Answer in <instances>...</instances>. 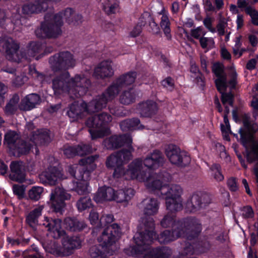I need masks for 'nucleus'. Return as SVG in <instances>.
Returning <instances> with one entry per match:
<instances>
[{
  "mask_svg": "<svg viewBox=\"0 0 258 258\" xmlns=\"http://www.w3.org/2000/svg\"><path fill=\"white\" fill-rule=\"evenodd\" d=\"M63 18L69 25L78 26L83 22V16L76 14L73 9L67 8L53 15L47 13L44 21L41 22L40 28L35 31L36 36L39 38H56L62 33L61 27L63 25Z\"/></svg>",
  "mask_w": 258,
  "mask_h": 258,
  "instance_id": "obj_1",
  "label": "nucleus"
},
{
  "mask_svg": "<svg viewBox=\"0 0 258 258\" xmlns=\"http://www.w3.org/2000/svg\"><path fill=\"white\" fill-rule=\"evenodd\" d=\"M52 84L55 95L66 93L71 98L75 99L86 94L91 85V81L84 75H76L74 78H71L70 73L66 71L55 77Z\"/></svg>",
  "mask_w": 258,
  "mask_h": 258,
  "instance_id": "obj_2",
  "label": "nucleus"
},
{
  "mask_svg": "<svg viewBox=\"0 0 258 258\" xmlns=\"http://www.w3.org/2000/svg\"><path fill=\"white\" fill-rule=\"evenodd\" d=\"M47 224L44 223L48 227V234L54 238L61 237L62 247H60L55 242L52 245L46 249L48 252L57 255H69L71 253V250L78 249L81 247L82 240L78 237H69L61 229V221L59 219H54L49 221L45 217Z\"/></svg>",
  "mask_w": 258,
  "mask_h": 258,
  "instance_id": "obj_3",
  "label": "nucleus"
},
{
  "mask_svg": "<svg viewBox=\"0 0 258 258\" xmlns=\"http://www.w3.org/2000/svg\"><path fill=\"white\" fill-rule=\"evenodd\" d=\"M244 127L246 131H239L240 143L245 148L243 155L249 163L255 162L253 170L258 182V123L251 122Z\"/></svg>",
  "mask_w": 258,
  "mask_h": 258,
  "instance_id": "obj_4",
  "label": "nucleus"
},
{
  "mask_svg": "<svg viewBox=\"0 0 258 258\" xmlns=\"http://www.w3.org/2000/svg\"><path fill=\"white\" fill-rule=\"evenodd\" d=\"M148 223V225H145V233H137L134 236L137 249L144 254V258H160L163 254L164 248L151 250L149 246L153 240L156 238V234L154 231V224L153 220L149 219Z\"/></svg>",
  "mask_w": 258,
  "mask_h": 258,
  "instance_id": "obj_5",
  "label": "nucleus"
},
{
  "mask_svg": "<svg viewBox=\"0 0 258 258\" xmlns=\"http://www.w3.org/2000/svg\"><path fill=\"white\" fill-rule=\"evenodd\" d=\"M148 187L154 190H160L161 194L165 195L166 210H178L182 207L180 200L182 188L180 185L172 184L163 187L161 181L156 179L149 183Z\"/></svg>",
  "mask_w": 258,
  "mask_h": 258,
  "instance_id": "obj_6",
  "label": "nucleus"
},
{
  "mask_svg": "<svg viewBox=\"0 0 258 258\" xmlns=\"http://www.w3.org/2000/svg\"><path fill=\"white\" fill-rule=\"evenodd\" d=\"M111 116L106 112H102L91 115L86 121V125L89 128V132L92 140L103 137V130L107 128L112 120Z\"/></svg>",
  "mask_w": 258,
  "mask_h": 258,
  "instance_id": "obj_7",
  "label": "nucleus"
},
{
  "mask_svg": "<svg viewBox=\"0 0 258 258\" xmlns=\"http://www.w3.org/2000/svg\"><path fill=\"white\" fill-rule=\"evenodd\" d=\"M136 77L137 73L135 71H131L120 76L112 83L102 94H104V96L109 101L113 99L122 88L134 83Z\"/></svg>",
  "mask_w": 258,
  "mask_h": 258,
  "instance_id": "obj_8",
  "label": "nucleus"
},
{
  "mask_svg": "<svg viewBox=\"0 0 258 258\" xmlns=\"http://www.w3.org/2000/svg\"><path fill=\"white\" fill-rule=\"evenodd\" d=\"M49 63L54 72H58L73 68L75 66V60L70 52L63 51L50 56Z\"/></svg>",
  "mask_w": 258,
  "mask_h": 258,
  "instance_id": "obj_9",
  "label": "nucleus"
},
{
  "mask_svg": "<svg viewBox=\"0 0 258 258\" xmlns=\"http://www.w3.org/2000/svg\"><path fill=\"white\" fill-rule=\"evenodd\" d=\"M165 154L170 162L179 167H185L190 162L188 153L181 151L177 146L170 144L166 149Z\"/></svg>",
  "mask_w": 258,
  "mask_h": 258,
  "instance_id": "obj_10",
  "label": "nucleus"
},
{
  "mask_svg": "<svg viewBox=\"0 0 258 258\" xmlns=\"http://www.w3.org/2000/svg\"><path fill=\"white\" fill-rule=\"evenodd\" d=\"M210 203L211 199L209 195L197 191L187 199L185 204V210H200L205 208Z\"/></svg>",
  "mask_w": 258,
  "mask_h": 258,
  "instance_id": "obj_11",
  "label": "nucleus"
},
{
  "mask_svg": "<svg viewBox=\"0 0 258 258\" xmlns=\"http://www.w3.org/2000/svg\"><path fill=\"white\" fill-rule=\"evenodd\" d=\"M132 141L131 137L128 135H114L104 139L103 145L107 150H113L119 149L125 144L132 143Z\"/></svg>",
  "mask_w": 258,
  "mask_h": 258,
  "instance_id": "obj_12",
  "label": "nucleus"
},
{
  "mask_svg": "<svg viewBox=\"0 0 258 258\" xmlns=\"http://www.w3.org/2000/svg\"><path fill=\"white\" fill-rule=\"evenodd\" d=\"M71 195L59 189L55 190L51 194L49 201L47 202V205L50 210H63L66 206L65 200L70 199Z\"/></svg>",
  "mask_w": 258,
  "mask_h": 258,
  "instance_id": "obj_13",
  "label": "nucleus"
},
{
  "mask_svg": "<svg viewBox=\"0 0 258 258\" xmlns=\"http://www.w3.org/2000/svg\"><path fill=\"white\" fill-rule=\"evenodd\" d=\"M119 237L118 226L117 224H113L108 226L103 231L98 241L102 248L104 247L109 246L112 245Z\"/></svg>",
  "mask_w": 258,
  "mask_h": 258,
  "instance_id": "obj_14",
  "label": "nucleus"
},
{
  "mask_svg": "<svg viewBox=\"0 0 258 258\" xmlns=\"http://www.w3.org/2000/svg\"><path fill=\"white\" fill-rule=\"evenodd\" d=\"M9 178L18 183L26 181V170L23 162L21 161H13L10 165Z\"/></svg>",
  "mask_w": 258,
  "mask_h": 258,
  "instance_id": "obj_15",
  "label": "nucleus"
},
{
  "mask_svg": "<svg viewBox=\"0 0 258 258\" xmlns=\"http://www.w3.org/2000/svg\"><path fill=\"white\" fill-rule=\"evenodd\" d=\"M212 71L216 79L215 80L216 87L219 92L227 88V75L224 70V66L220 62H216L212 67Z\"/></svg>",
  "mask_w": 258,
  "mask_h": 258,
  "instance_id": "obj_16",
  "label": "nucleus"
},
{
  "mask_svg": "<svg viewBox=\"0 0 258 258\" xmlns=\"http://www.w3.org/2000/svg\"><path fill=\"white\" fill-rule=\"evenodd\" d=\"M164 162V157L161 151L154 150L148 155L143 161L144 165L150 170H155L162 166Z\"/></svg>",
  "mask_w": 258,
  "mask_h": 258,
  "instance_id": "obj_17",
  "label": "nucleus"
},
{
  "mask_svg": "<svg viewBox=\"0 0 258 258\" xmlns=\"http://www.w3.org/2000/svg\"><path fill=\"white\" fill-rule=\"evenodd\" d=\"M84 113H89L87 103L83 101L79 104L78 102L74 101L69 106L67 115L72 121H75L82 118Z\"/></svg>",
  "mask_w": 258,
  "mask_h": 258,
  "instance_id": "obj_18",
  "label": "nucleus"
},
{
  "mask_svg": "<svg viewBox=\"0 0 258 258\" xmlns=\"http://www.w3.org/2000/svg\"><path fill=\"white\" fill-rule=\"evenodd\" d=\"M62 173L60 170L55 166L50 167L41 174V178L44 181L51 185H54L58 179H62Z\"/></svg>",
  "mask_w": 258,
  "mask_h": 258,
  "instance_id": "obj_19",
  "label": "nucleus"
},
{
  "mask_svg": "<svg viewBox=\"0 0 258 258\" xmlns=\"http://www.w3.org/2000/svg\"><path fill=\"white\" fill-rule=\"evenodd\" d=\"M40 96L36 93L26 95L19 104V109L21 111H30L36 107L40 101Z\"/></svg>",
  "mask_w": 258,
  "mask_h": 258,
  "instance_id": "obj_20",
  "label": "nucleus"
},
{
  "mask_svg": "<svg viewBox=\"0 0 258 258\" xmlns=\"http://www.w3.org/2000/svg\"><path fill=\"white\" fill-rule=\"evenodd\" d=\"M111 62L104 60L101 62L95 68L94 75L98 79L110 78L114 75V71L111 66Z\"/></svg>",
  "mask_w": 258,
  "mask_h": 258,
  "instance_id": "obj_21",
  "label": "nucleus"
},
{
  "mask_svg": "<svg viewBox=\"0 0 258 258\" xmlns=\"http://www.w3.org/2000/svg\"><path fill=\"white\" fill-rule=\"evenodd\" d=\"M3 49L5 50L6 56L9 60L16 61L18 52L20 46L12 38H8L4 40L3 44Z\"/></svg>",
  "mask_w": 258,
  "mask_h": 258,
  "instance_id": "obj_22",
  "label": "nucleus"
},
{
  "mask_svg": "<svg viewBox=\"0 0 258 258\" xmlns=\"http://www.w3.org/2000/svg\"><path fill=\"white\" fill-rule=\"evenodd\" d=\"M48 7V5L43 2L42 0H35L33 3H29L24 4L22 11L24 14L30 15L45 11Z\"/></svg>",
  "mask_w": 258,
  "mask_h": 258,
  "instance_id": "obj_23",
  "label": "nucleus"
},
{
  "mask_svg": "<svg viewBox=\"0 0 258 258\" xmlns=\"http://www.w3.org/2000/svg\"><path fill=\"white\" fill-rule=\"evenodd\" d=\"M138 109L141 116L145 117H151L157 112V103L151 100L142 102L138 104Z\"/></svg>",
  "mask_w": 258,
  "mask_h": 258,
  "instance_id": "obj_24",
  "label": "nucleus"
},
{
  "mask_svg": "<svg viewBox=\"0 0 258 258\" xmlns=\"http://www.w3.org/2000/svg\"><path fill=\"white\" fill-rule=\"evenodd\" d=\"M108 101V98L104 96V94L98 95L87 104L89 113H95L101 110L106 106Z\"/></svg>",
  "mask_w": 258,
  "mask_h": 258,
  "instance_id": "obj_25",
  "label": "nucleus"
},
{
  "mask_svg": "<svg viewBox=\"0 0 258 258\" xmlns=\"http://www.w3.org/2000/svg\"><path fill=\"white\" fill-rule=\"evenodd\" d=\"M32 147L33 146L30 143L20 140L11 150L14 156L20 157L22 155L29 154Z\"/></svg>",
  "mask_w": 258,
  "mask_h": 258,
  "instance_id": "obj_26",
  "label": "nucleus"
},
{
  "mask_svg": "<svg viewBox=\"0 0 258 258\" xmlns=\"http://www.w3.org/2000/svg\"><path fill=\"white\" fill-rule=\"evenodd\" d=\"M137 94L136 90L133 88H130L123 91L119 95V102L125 105H128L136 101Z\"/></svg>",
  "mask_w": 258,
  "mask_h": 258,
  "instance_id": "obj_27",
  "label": "nucleus"
},
{
  "mask_svg": "<svg viewBox=\"0 0 258 258\" xmlns=\"http://www.w3.org/2000/svg\"><path fill=\"white\" fill-rule=\"evenodd\" d=\"M142 126L140 124V120L138 118L126 119L120 123V128L124 132L139 129Z\"/></svg>",
  "mask_w": 258,
  "mask_h": 258,
  "instance_id": "obj_28",
  "label": "nucleus"
},
{
  "mask_svg": "<svg viewBox=\"0 0 258 258\" xmlns=\"http://www.w3.org/2000/svg\"><path fill=\"white\" fill-rule=\"evenodd\" d=\"M20 97L17 94H15L7 103L5 107V112L7 115H13L19 109Z\"/></svg>",
  "mask_w": 258,
  "mask_h": 258,
  "instance_id": "obj_29",
  "label": "nucleus"
},
{
  "mask_svg": "<svg viewBox=\"0 0 258 258\" xmlns=\"http://www.w3.org/2000/svg\"><path fill=\"white\" fill-rule=\"evenodd\" d=\"M98 158V156L91 155L86 158L82 159L80 161V163L83 166H86V169L84 170V173L87 175H89L96 167V165L94 164V162Z\"/></svg>",
  "mask_w": 258,
  "mask_h": 258,
  "instance_id": "obj_30",
  "label": "nucleus"
},
{
  "mask_svg": "<svg viewBox=\"0 0 258 258\" xmlns=\"http://www.w3.org/2000/svg\"><path fill=\"white\" fill-rule=\"evenodd\" d=\"M181 236H185L184 233H181L180 232L176 230L172 232L168 230H165L161 233L158 238V240L160 243H167Z\"/></svg>",
  "mask_w": 258,
  "mask_h": 258,
  "instance_id": "obj_31",
  "label": "nucleus"
},
{
  "mask_svg": "<svg viewBox=\"0 0 258 258\" xmlns=\"http://www.w3.org/2000/svg\"><path fill=\"white\" fill-rule=\"evenodd\" d=\"M34 139L42 145H48L51 142L50 131L46 129L39 130L38 134L34 136Z\"/></svg>",
  "mask_w": 258,
  "mask_h": 258,
  "instance_id": "obj_32",
  "label": "nucleus"
},
{
  "mask_svg": "<svg viewBox=\"0 0 258 258\" xmlns=\"http://www.w3.org/2000/svg\"><path fill=\"white\" fill-rule=\"evenodd\" d=\"M159 204L157 198H147L139 204V208H143V210H158Z\"/></svg>",
  "mask_w": 258,
  "mask_h": 258,
  "instance_id": "obj_33",
  "label": "nucleus"
},
{
  "mask_svg": "<svg viewBox=\"0 0 258 258\" xmlns=\"http://www.w3.org/2000/svg\"><path fill=\"white\" fill-rule=\"evenodd\" d=\"M135 191L132 188H127L123 190H120L117 192V202L123 203L128 202L134 196Z\"/></svg>",
  "mask_w": 258,
  "mask_h": 258,
  "instance_id": "obj_34",
  "label": "nucleus"
},
{
  "mask_svg": "<svg viewBox=\"0 0 258 258\" xmlns=\"http://www.w3.org/2000/svg\"><path fill=\"white\" fill-rule=\"evenodd\" d=\"M132 144H125L127 148H123L117 153L119 158L123 161V164L128 163L131 160L132 152L134 151Z\"/></svg>",
  "mask_w": 258,
  "mask_h": 258,
  "instance_id": "obj_35",
  "label": "nucleus"
},
{
  "mask_svg": "<svg viewBox=\"0 0 258 258\" xmlns=\"http://www.w3.org/2000/svg\"><path fill=\"white\" fill-rule=\"evenodd\" d=\"M160 25L168 40L171 38L170 25L171 23L168 16L166 14L162 15Z\"/></svg>",
  "mask_w": 258,
  "mask_h": 258,
  "instance_id": "obj_36",
  "label": "nucleus"
},
{
  "mask_svg": "<svg viewBox=\"0 0 258 258\" xmlns=\"http://www.w3.org/2000/svg\"><path fill=\"white\" fill-rule=\"evenodd\" d=\"M88 186L89 182L85 179H82L74 183V189L79 195H86L88 193Z\"/></svg>",
  "mask_w": 258,
  "mask_h": 258,
  "instance_id": "obj_37",
  "label": "nucleus"
},
{
  "mask_svg": "<svg viewBox=\"0 0 258 258\" xmlns=\"http://www.w3.org/2000/svg\"><path fill=\"white\" fill-rule=\"evenodd\" d=\"M123 161L119 158L117 153L115 155L111 154L108 156L106 161V166L108 168L113 169L117 165H122Z\"/></svg>",
  "mask_w": 258,
  "mask_h": 258,
  "instance_id": "obj_38",
  "label": "nucleus"
},
{
  "mask_svg": "<svg viewBox=\"0 0 258 258\" xmlns=\"http://www.w3.org/2000/svg\"><path fill=\"white\" fill-rule=\"evenodd\" d=\"M45 44L35 41H31L29 43V53L35 56L37 54L41 53L44 48Z\"/></svg>",
  "mask_w": 258,
  "mask_h": 258,
  "instance_id": "obj_39",
  "label": "nucleus"
},
{
  "mask_svg": "<svg viewBox=\"0 0 258 258\" xmlns=\"http://www.w3.org/2000/svg\"><path fill=\"white\" fill-rule=\"evenodd\" d=\"M4 142L11 149L18 142L16 132L12 131L7 132L5 135Z\"/></svg>",
  "mask_w": 258,
  "mask_h": 258,
  "instance_id": "obj_40",
  "label": "nucleus"
},
{
  "mask_svg": "<svg viewBox=\"0 0 258 258\" xmlns=\"http://www.w3.org/2000/svg\"><path fill=\"white\" fill-rule=\"evenodd\" d=\"M108 109L111 114L117 117L124 116L126 114L123 107L116 103L109 104Z\"/></svg>",
  "mask_w": 258,
  "mask_h": 258,
  "instance_id": "obj_41",
  "label": "nucleus"
},
{
  "mask_svg": "<svg viewBox=\"0 0 258 258\" xmlns=\"http://www.w3.org/2000/svg\"><path fill=\"white\" fill-rule=\"evenodd\" d=\"M210 169L213 172L214 178L216 181H221L224 179V175L221 171V166L219 164H213L210 167Z\"/></svg>",
  "mask_w": 258,
  "mask_h": 258,
  "instance_id": "obj_42",
  "label": "nucleus"
},
{
  "mask_svg": "<svg viewBox=\"0 0 258 258\" xmlns=\"http://www.w3.org/2000/svg\"><path fill=\"white\" fill-rule=\"evenodd\" d=\"M43 190L44 188L41 186H33L28 191V197L31 200L38 201Z\"/></svg>",
  "mask_w": 258,
  "mask_h": 258,
  "instance_id": "obj_43",
  "label": "nucleus"
},
{
  "mask_svg": "<svg viewBox=\"0 0 258 258\" xmlns=\"http://www.w3.org/2000/svg\"><path fill=\"white\" fill-rule=\"evenodd\" d=\"M78 210H86L92 206V201L90 198H81L76 203Z\"/></svg>",
  "mask_w": 258,
  "mask_h": 258,
  "instance_id": "obj_44",
  "label": "nucleus"
},
{
  "mask_svg": "<svg viewBox=\"0 0 258 258\" xmlns=\"http://www.w3.org/2000/svg\"><path fill=\"white\" fill-rule=\"evenodd\" d=\"M106 186H104L99 188L96 194L94 197V200L96 203H102L107 201Z\"/></svg>",
  "mask_w": 258,
  "mask_h": 258,
  "instance_id": "obj_45",
  "label": "nucleus"
},
{
  "mask_svg": "<svg viewBox=\"0 0 258 258\" xmlns=\"http://www.w3.org/2000/svg\"><path fill=\"white\" fill-rule=\"evenodd\" d=\"M76 146L65 145L63 147V153L67 158H72L77 156Z\"/></svg>",
  "mask_w": 258,
  "mask_h": 258,
  "instance_id": "obj_46",
  "label": "nucleus"
},
{
  "mask_svg": "<svg viewBox=\"0 0 258 258\" xmlns=\"http://www.w3.org/2000/svg\"><path fill=\"white\" fill-rule=\"evenodd\" d=\"M142 166V161L137 159L134 160L128 166V169L131 173L133 175H137L140 171Z\"/></svg>",
  "mask_w": 258,
  "mask_h": 258,
  "instance_id": "obj_47",
  "label": "nucleus"
},
{
  "mask_svg": "<svg viewBox=\"0 0 258 258\" xmlns=\"http://www.w3.org/2000/svg\"><path fill=\"white\" fill-rule=\"evenodd\" d=\"M245 13L251 17L252 24L258 26V11L252 7H249L245 10Z\"/></svg>",
  "mask_w": 258,
  "mask_h": 258,
  "instance_id": "obj_48",
  "label": "nucleus"
},
{
  "mask_svg": "<svg viewBox=\"0 0 258 258\" xmlns=\"http://www.w3.org/2000/svg\"><path fill=\"white\" fill-rule=\"evenodd\" d=\"M151 20H150L148 23L150 29L149 30V32L155 35H158L160 34V28L158 25L156 23L155 19L152 16Z\"/></svg>",
  "mask_w": 258,
  "mask_h": 258,
  "instance_id": "obj_49",
  "label": "nucleus"
},
{
  "mask_svg": "<svg viewBox=\"0 0 258 258\" xmlns=\"http://www.w3.org/2000/svg\"><path fill=\"white\" fill-rule=\"evenodd\" d=\"M76 148L77 149V156H84L87 155L91 149L90 146L86 144L78 145L76 146Z\"/></svg>",
  "mask_w": 258,
  "mask_h": 258,
  "instance_id": "obj_50",
  "label": "nucleus"
},
{
  "mask_svg": "<svg viewBox=\"0 0 258 258\" xmlns=\"http://www.w3.org/2000/svg\"><path fill=\"white\" fill-rule=\"evenodd\" d=\"M100 246L94 245L89 249V255L91 258H102L104 256L102 251L99 249Z\"/></svg>",
  "mask_w": 258,
  "mask_h": 258,
  "instance_id": "obj_51",
  "label": "nucleus"
},
{
  "mask_svg": "<svg viewBox=\"0 0 258 258\" xmlns=\"http://www.w3.org/2000/svg\"><path fill=\"white\" fill-rule=\"evenodd\" d=\"M151 17L152 15L149 12L145 11L141 15L137 24L143 27L151 20Z\"/></svg>",
  "mask_w": 258,
  "mask_h": 258,
  "instance_id": "obj_52",
  "label": "nucleus"
},
{
  "mask_svg": "<svg viewBox=\"0 0 258 258\" xmlns=\"http://www.w3.org/2000/svg\"><path fill=\"white\" fill-rule=\"evenodd\" d=\"M13 190L14 194L18 196L19 199L24 197L25 191V187L24 185L15 184L13 186Z\"/></svg>",
  "mask_w": 258,
  "mask_h": 258,
  "instance_id": "obj_53",
  "label": "nucleus"
},
{
  "mask_svg": "<svg viewBox=\"0 0 258 258\" xmlns=\"http://www.w3.org/2000/svg\"><path fill=\"white\" fill-rule=\"evenodd\" d=\"M161 85L164 88L169 87L170 90L172 91L175 87V82L174 79L171 77H167L161 82Z\"/></svg>",
  "mask_w": 258,
  "mask_h": 258,
  "instance_id": "obj_54",
  "label": "nucleus"
},
{
  "mask_svg": "<svg viewBox=\"0 0 258 258\" xmlns=\"http://www.w3.org/2000/svg\"><path fill=\"white\" fill-rule=\"evenodd\" d=\"M227 184L231 191L234 192L238 189L237 179L235 177H230L227 181Z\"/></svg>",
  "mask_w": 258,
  "mask_h": 258,
  "instance_id": "obj_55",
  "label": "nucleus"
},
{
  "mask_svg": "<svg viewBox=\"0 0 258 258\" xmlns=\"http://www.w3.org/2000/svg\"><path fill=\"white\" fill-rule=\"evenodd\" d=\"M230 80L227 82L232 89H235L237 84V74L234 70L229 74Z\"/></svg>",
  "mask_w": 258,
  "mask_h": 258,
  "instance_id": "obj_56",
  "label": "nucleus"
},
{
  "mask_svg": "<svg viewBox=\"0 0 258 258\" xmlns=\"http://www.w3.org/2000/svg\"><path fill=\"white\" fill-rule=\"evenodd\" d=\"M213 3V0H203L204 9L206 13L216 11V8Z\"/></svg>",
  "mask_w": 258,
  "mask_h": 258,
  "instance_id": "obj_57",
  "label": "nucleus"
},
{
  "mask_svg": "<svg viewBox=\"0 0 258 258\" xmlns=\"http://www.w3.org/2000/svg\"><path fill=\"white\" fill-rule=\"evenodd\" d=\"M195 81L200 86V87L202 90H204L205 87V78L202 73H199V74L195 76Z\"/></svg>",
  "mask_w": 258,
  "mask_h": 258,
  "instance_id": "obj_58",
  "label": "nucleus"
},
{
  "mask_svg": "<svg viewBox=\"0 0 258 258\" xmlns=\"http://www.w3.org/2000/svg\"><path fill=\"white\" fill-rule=\"evenodd\" d=\"M225 90L226 89L222 90L221 92H220L221 94V101L224 105L234 98V95L231 92H224L223 91Z\"/></svg>",
  "mask_w": 258,
  "mask_h": 258,
  "instance_id": "obj_59",
  "label": "nucleus"
},
{
  "mask_svg": "<svg viewBox=\"0 0 258 258\" xmlns=\"http://www.w3.org/2000/svg\"><path fill=\"white\" fill-rule=\"evenodd\" d=\"M223 120L225 125L223 123L220 124L221 132L222 133H228L229 132H230L231 129L228 116L223 115Z\"/></svg>",
  "mask_w": 258,
  "mask_h": 258,
  "instance_id": "obj_60",
  "label": "nucleus"
},
{
  "mask_svg": "<svg viewBox=\"0 0 258 258\" xmlns=\"http://www.w3.org/2000/svg\"><path fill=\"white\" fill-rule=\"evenodd\" d=\"M107 201L116 200L117 201V194L115 191L111 187L106 186Z\"/></svg>",
  "mask_w": 258,
  "mask_h": 258,
  "instance_id": "obj_61",
  "label": "nucleus"
},
{
  "mask_svg": "<svg viewBox=\"0 0 258 258\" xmlns=\"http://www.w3.org/2000/svg\"><path fill=\"white\" fill-rule=\"evenodd\" d=\"M199 41L201 46L203 49H205L207 47L208 43H214V41L211 37H202L199 39Z\"/></svg>",
  "mask_w": 258,
  "mask_h": 258,
  "instance_id": "obj_62",
  "label": "nucleus"
},
{
  "mask_svg": "<svg viewBox=\"0 0 258 258\" xmlns=\"http://www.w3.org/2000/svg\"><path fill=\"white\" fill-rule=\"evenodd\" d=\"M143 27L137 24L130 33V36L133 38H136L139 36L142 32Z\"/></svg>",
  "mask_w": 258,
  "mask_h": 258,
  "instance_id": "obj_63",
  "label": "nucleus"
},
{
  "mask_svg": "<svg viewBox=\"0 0 258 258\" xmlns=\"http://www.w3.org/2000/svg\"><path fill=\"white\" fill-rule=\"evenodd\" d=\"M244 127H248V124L251 122L250 114L249 113H241L240 115Z\"/></svg>",
  "mask_w": 258,
  "mask_h": 258,
  "instance_id": "obj_64",
  "label": "nucleus"
}]
</instances>
